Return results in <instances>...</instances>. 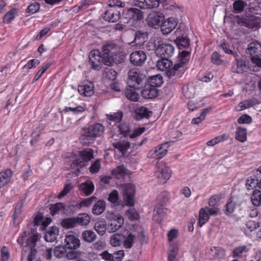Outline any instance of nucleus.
<instances>
[{"instance_id": "38", "label": "nucleus", "mask_w": 261, "mask_h": 261, "mask_svg": "<svg viewBox=\"0 0 261 261\" xmlns=\"http://www.w3.org/2000/svg\"><path fill=\"white\" fill-rule=\"evenodd\" d=\"M135 236L133 232H129L126 236H124L123 246L125 248L130 249L136 242Z\"/></svg>"}, {"instance_id": "36", "label": "nucleus", "mask_w": 261, "mask_h": 261, "mask_svg": "<svg viewBox=\"0 0 261 261\" xmlns=\"http://www.w3.org/2000/svg\"><path fill=\"white\" fill-rule=\"evenodd\" d=\"M106 208V202L103 200H99L94 204L92 208L93 214L99 215L102 214Z\"/></svg>"}, {"instance_id": "7", "label": "nucleus", "mask_w": 261, "mask_h": 261, "mask_svg": "<svg viewBox=\"0 0 261 261\" xmlns=\"http://www.w3.org/2000/svg\"><path fill=\"white\" fill-rule=\"evenodd\" d=\"M80 156L74 160L71 165L72 168L82 167L85 165V162L90 161L94 158L93 150L91 149L87 148L80 151Z\"/></svg>"}, {"instance_id": "54", "label": "nucleus", "mask_w": 261, "mask_h": 261, "mask_svg": "<svg viewBox=\"0 0 261 261\" xmlns=\"http://www.w3.org/2000/svg\"><path fill=\"white\" fill-rule=\"evenodd\" d=\"M107 118L110 121L114 122L115 123L120 122L123 117V113L121 111L112 115H107Z\"/></svg>"}, {"instance_id": "19", "label": "nucleus", "mask_w": 261, "mask_h": 261, "mask_svg": "<svg viewBox=\"0 0 261 261\" xmlns=\"http://www.w3.org/2000/svg\"><path fill=\"white\" fill-rule=\"evenodd\" d=\"M168 150V145L167 143L160 144L154 150L149 151L148 156L152 159H162L167 154Z\"/></svg>"}, {"instance_id": "11", "label": "nucleus", "mask_w": 261, "mask_h": 261, "mask_svg": "<svg viewBox=\"0 0 261 261\" xmlns=\"http://www.w3.org/2000/svg\"><path fill=\"white\" fill-rule=\"evenodd\" d=\"M174 47L170 43H160L155 48L157 56L164 58L172 56L174 52Z\"/></svg>"}, {"instance_id": "10", "label": "nucleus", "mask_w": 261, "mask_h": 261, "mask_svg": "<svg viewBox=\"0 0 261 261\" xmlns=\"http://www.w3.org/2000/svg\"><path fill=\"white\" fill-rule=\"evenodd\" d=\"M234 57L235 60L232 62L231 67L232 72L241 74L247 71L249 68L248 62L243 58L239 57L238 55V56Z\"/></svg>"}, {"instance_id": "56", "label": "nucleus", "mask_w": 261, "mask_h": 261, "mask_svg": "<svg viewBox=\"0 0 261 261\" xmlns=\"http://www.w3.org/2000/svg\"><path fill=\"white\" fill-rule=\"evenodd\" d=\"M82 255V252L79 251H76L74 250H71L68 251V252H66L65 256L69 260H73L75 259L76 261L77 259H81L82 257H81Z\"/></svg>"}, {"instance_id": "62", "label": "nucleus", "mask_w": 261, "mask_h": 261, "mask_svg": "<svg viewBox=\"0 0 261 261\" xmlns=\"http://www.w3.org/2000/svg\"><path fill=\"white\" fill-rule=\"evenodd\" d=\"M40 5L39 3L34 2L31 4L27 9V12L30 14H34L37 12L40 9Z\"/></svg>"}, {"instance_id": "43", "label": "nucleus", "mask_w": 261, "mask_h": 261, "mask_svg": "<svg viewBox=\"0 0 261 261\" xmlns=\"http://www.w3.org/2000/svg\"><path fill=\"white\" fill-rule=\"evenodd\" d=\"M65 209L64 204L60 202L51 205L49 208L50 214L52 215L59 213H64Z\"/></svg>"}, {"instance_id": "41", "label": "nucleus", "mask_w": 261, "mask_h": 261, "mask_svg": "<svg viewBox=\"0 0 261 261\" xmlns=\"http://www.w3.org/2000/svg\"><path fill=\"white\" fill-rule=\"evenodd\" d=\"M210 219V217L205 207L201 208L199 212L198 225L200 227L202 226Z\"/></svg>"}, {"instance_id": "21", "label": "nucleus", "mask_w": 261, "mask_h": 261, "mask_svg": "<svg viewBox=\"0 0 261 261\" xmlns=\"http://www.w3.org/2000/svg\"><path fill=\"white\" fill-rule=\"evenodd\" d=\"M177 22L173 18H169L163 22L161 25V31L164 35L170 33L176 27Z\"/></svg>"}, {"instance_id": "35", "label": "nucleus", "mask_w": 261, "mask_h": 261, "mask_svg": "<svg viewBox=\"0 0 261 261\" xmlns=\"http://www.w3.org/2000/svg\"><path fill=\"white\" fill-rule=\"evenodd\" d=\"M164 206L165 205L156 204L154 210V214L153 216L155 220L160 221L162 220L165 213Z\"/></svg>"}, {"instance_id": "51", "label": "nucleus", "mask_w": 261, "mask_h": 261, "mask_svg": "<svg viewBox=\"0 0 261 261\" xmlns=\"http://www.w3.org/2000/svg\"><path fill=\"white\" fill-rule=\"evenodd\" d=\"M61 224L64 228L66 229L72 228L76 226L75 218L65 219L61 221Z\"/></svg>"}, {"instance_id": "16", "label": "nucleus", "mask_w": 261, "mask_h": 261, "mask_svg": "<svg viewBox=\"0 0 261 261\" xmlns=\"http://www.w3.org/2000/svg\"><path fill=\"white\" fill-rule=\"evenodd\" d=\"M64 243L65 246L69 249H77L81 245L80 239L73 232H69L66 234Z\"/></svg>"}, {"instance_id": "60", "label": "nucleus", "mask_w": 261, "mask_h": 261, "mask_svg": "<svg viewBox=\"0 0 261 261\" xmlns=\"http://www.w3.org/2000/svg\"><path fill=\"white\" fill-rule=\"evenodd\" d=\"M248 249L246 246H241L235 248L232 252L233 257L241 256L244 252H247Z\"/></svg>"}, {"instance_id": "3", "label": "nucleus", "mask_w": 261, "mask_h": 261, "mask_svg": "<svg viewBox=\"0 0 261 261\" xmlns=\"http://www.w3.org/2000/svg\"><path fill=\"white\" fill-rule=\"evenodd\" d=\"M236 21L240 27H245L253 30H256L261 27L260 14L237 16L236 18Z\"/></svg>"}, {"instance_id": "9", "label": "nucleus", "mask_w": 261, "mask_h": 261, "mask_svg": "<svg viewBox=\"0 0 261 261\" xmlns=\"http://www.w3.org/2000/svg\"><path fill=\"white\" fill-rule=\"evenodd\" d=\"M89 58L91 68L94 70H100L103 64H105L103 56H101L99 50H92L89 54Z\"/></svg>"}, {"instance_id": "13", "label": "nucleus", "mask_w": 261, "mask_h": 261, "mask_svg": "<svg viewBox=\"0 0 261 261\" xmlns=\"http://www.w3.org/2000/svg\"><path fill=\"white\" fill-rule=\"evenodd\" d=\"M156 66L159 70L165 71L166 74L168 78H178L176 75H172L170 76L168 74V72L172 71V69L174 68V65L173 66L172 62L170 60H168V58H162V59L156 62Z\"/></svg>"}, {"instance_id": "25", "label": "nucleus", "mask_w": 261, "mask_h": 261, "mask_svg": "<svg viewBox=\"0 0 261 261\" xmlns=\"http://www.w3.org/2000/svg\"><path fill=\"white\" fill-rule=\"evenodd\" d=\"M87 130L91 136H93L95 138L102 135L105 130V127L100 123H95L90 126Z\"/></svg>"}, {"instance_id": "34", "label": "nucleus", "mask_w": 261, "mask_h": 261, "mask_svg": "<svg viewBox=\"0 0 261 261\" xmlns=\"http://www.w3.org/2000/svg\"><path fill=\"white\" fill-rule=\"evenodd\" d=\"M124 235L121 233H115L111 237L110 244L114 247H118L123 244Z\"/></svg>"}, {"instance_id": "20", "label": "nucleus", "mask_w": 261, "mask_h": 261, "mask_svg": "<svg viewBox=\"0 0 261 261\" xmlns=\"http://www.w3.org/2000/svg\"><path fill=\"white\" fill-rule=\"evenodd\" d=\"M39 239V235L37 233H34L27 240L26 246L29 247L31 250L30 253L28 256V261H32L34 259L37 252L35 247Z\"/></svg>"}, {"instance_id": "1", "label": "nucleus", "mask_w": 261, "mask_h": 261, "mask_svg": "<svg viewBox=\"0 0 261 261\" xmlns=\"http://www.w3.org/2000/svg\"><path fill=\"white\" fill-rule=\"evenodd\" d=\"M119 189L121 190L123 200L125 204L123 203L119 199L118 192L117 190H113L109 194L108 201L113 206H121L123 207L125 205L133 206L134 204L135 187L132 184L121 185Z\"/></svg>"}, {"instance_id": "57", "label": "nucleus", "mask_w": 261, "mask_h": 261, "mask_svg": "<svg viewBox=\"0 0 261 261\" xmlns=\"http://www.w3.org/2000/svg\"><path fill=\"white\" fill-rule=\"evenodd\" d=\"M125 94L127 99L132 101H136L139 98V94L131 89H126L125 91Z\"/></svg>"}, {"instance_id": "59", "label": "nucleus", "mask_w": 261, "mask_h": 261, "mask_svg": "<svg viewBox=\"0 0 261 261\" xmlns=\"http://www.w3.org/2000/svg\"><path fill=\"white\" fill-rule=\"evenodd\" d=\"M108 4L109 8L115 9V8L124 7L125 3L120 0H109Z\"/></svg>"}, {"instance_id": "53", "label": "nucleus", "mask_w": 261, "mask_h": 261, "mask_svg": "<svg viewBox=\"0 0 261 261\" xmlns=\"http://www.w3.org/2000/svg\"><path fill=\"white\" fill-rule=\"evenodd\" d=\"M169 200V194L167 192L164 191L161 192L158 196L156 199V204L161 205H165Z\"/></svg>"}, {"instance_id": "63", "label": "nucleus", "mask_w": 261, "mask_h": 261, "mask_svg": "<svg viewBox=\"0 0 261 261\" xmlns=\"http://www.w3.org/2000/svg\"><path fill=\"white\" fill-rule=\"evenodd\" d=\"M133 233L135 234V239L136 242L139 241L141 243H143L145 241V235L144 234L145 232L142 229L136 231H133Z\"/></svg>"}, {"instance_id": "2", "label": "nucleus", "mask_w": 261, "mask_h": 261, "mask_svg": "<svg viewBox=\"0 0 261 261\" xmlns=\"http://www.w3.org/2000/svg\"><path fill=\"white\" fill-rule=\"evenodd\" d=\"M102 54L105 65L112 66L114 64H120L124 61V55L118 45L110 43L103 45Z\"/></svg>"}, {"instance_id": "5", "label": "nucleus", "mask_w": 261, "mask_h": 261, "mask_svg": "<svg viewBox=\"0 0 261 261\" xmlns=\"http://www.w3.org/2000/svg\"><path fill=\"white\" fill-rule=\"evenodd\" d=\"M154 174L160 183L164 184L171 177V170L163 162H158L155 167Z\"/></svg>"}, {"instance_id": "24", "label": "nucleus", "mask_w": 261, "mask_h": 261, "mask_svg": "<svg viewBox=\"0 0 261 261\" xmlns=\"http://www.w3.org/2000/svg\"><path fill=\"white\" fill-rule=\"evenodd\" d=\"M151 112L149 111L145 107L136 108L133 113L134 118L137 120H141L143 118H148L151 114Z\"/></svg>"}, {"instance_id": "52", "label": "nucleus", "mask_w": 261, "mask_h": 261, "mask_svg": "<svg viewBox=\"0 0 261 261\" xmlns=\"http://www.w3.org/2000/svg\"><path fill=\"white\" fill-rule=\"evenodd\" d=\"M251 199L254 205H260L261 204V192L258 190H254L251 195Z\"/></svg>"}, {"instance_id": "46", "label": "nucleus", "mask_w": 261, "mask_h": 261, "mask_svg": "<svg viewBox=\"0 0 261 261\" xmlns=\"http://www.w3.org/2000/svg\"><path fill=\"white\" fill-rule=\"evenodd\" d=\"M182 92L187 98H192L195 94V88L192 85H187L182 86Z\"/></svg>"}, {"instance_id": "44", "label": "nucleus", "mask_w": 261, "mask_h": 261, "mask_svg": "<svg viewBox=\"0 0 261 261\" xmlns=\"http://www.w3.org/2000/svg\"><path fill=\"white\" fill-rule=\"evenodd\" d=\"M147 36V34L146 33L140 31H137L135 34L134 42L137 45H141L145 42Z\"/></svg>"}, {"instance_id": "49", "label": "nucleus", "mask_w": 261, "mask_h": 261, "mask_svg": "<svg viewBox=\"0 0 261 261\" xmlns=\"http://www.w3.org/2000/svg\"><path fill=\"white\" fill-rule=\"evenodd\" d=\"M229 136L226 134H223L217 136L207 142L206 144L208 146H213L218 143L228 139Z\"/></svg>"}, {"instance_id": "39", "label": "nucleus", "mask_w": 261, "mask_h": 261, "mask_svg": "<svg viewBox=\"0 0 261 261\" xmlns=\"http://www.w3.org/2000/svg\"><path fill=\"white\" fill-rule=\"evenodd\" d=\"M127 173V170L123 165H120L112 171V174L116 178L120 179L123 177Z\"/></svg>"}, {"instance_id": "40", "label": "nucleus", "mask_w": 261, "mask_h": 261, "mask_svg": "<svg viewBox=\"0 0 261 261\" xmlns=\"http://www.w3.org/2000/svg\"><path fill=\"white\" fill-rule=\"evenodd\" d=\"M148 82V84L156 88L157 87L161 86L163 84V77L160 74L153 75L149 77Z\"/></svg>"}, {"instance_id": "28", "label": "nucleus", "mask_w": 261, "mask_h": 261, "mask_svg": "<svg viewBox=\"0 0 261 261\" xmlns=\"http://www.w3.org/2000/svg\"><path fill=\"white\" fill-rule=\"evenodd\" d=\"M94 85L93 83L83 84L78 87L79 93L85 96H91L93 94Z\"/></svg>"}, {"instance_id": "47", "label": "nucleus", "mask_w": 261, "mask_h": 261, "mask_svg": "<svg viewBox=\"0 0 261 261\" xmlns=\"http://www.w3.org/2000/svg\"><path fill=\"white\" fill-rule=\"evenodd\" d=\"M94 138L91 136L90 134L88 133L86 130L80 138L81 143L84 145H89L94 142Z\"/></svg>"}, {"instance_id": "48", "label": "nucleus", "mask_w": 261, "mask_h": 261, "mask_svg": "<svg viewBox=\"0 0 261 261\" xmlns=\"http://www.w3.org/2000/svg\"><path fill=\"white\" fill-rule=\"evenodd\" d=\"M247 6V4L243 1L238 0L233 4V12L236 13H240L242 12L245 7Z\"/></svg>"}, {"instance_id": "31", "label": "nucleus", "mask_w": 261, "mask_h": 261, "mask_svg": "<svg viewBox=\"0 0 261 261\" xmlns=\"http://www.w3.org/2000/svg\"><path fill=\"white\" fill-rule=\"evenodd\" d=\"M59 229L57 227H51L45 233L44 239L46 242H54L56 241L59 234Z\"/></svg>"}, {"instance_id": "8", "label": "nucleus", "mask_w": 261, "mask_h": 261, "mask_svg": "<svg viewBox=\"0 0 261 261\" xmlns=\"http://www.w3.org/2000/svg\"><path fill=\"white\" fill-rule=\"evenodd\" d=\"M247 50L252 61L261 67V44L257 42H251L248 45Z\"/></svg>"}, {"instance_id": "14", "label": "nucleus", "mask_w": 261, "mask_h": 261, "mask_svg": "<svg viewBox=\"0 0 261 261\" xmlns=\"http://www.w3.org/2000/svg\"><path fill=\"white\" fill-rule=\"evenodd\" d=\"M164 18V14L160 12L152 11L146 18L147 24L152 28H157L160 26L161 22Z\"/></svg>"}, {"instance_id": "42", "label": "nucleus", "mask_w": 261, "mask_h": 261, "mask_svg": "<svg viewBox=\"0 0 261 261\" xmlns=\"http://www.w3.org/2000/svg\"><path fill=\"white\" fill-rule=\"evenodd\" d=\"M75 219L76 225L79 224L82 226H86L90 222L91 218L88 214L83 213L80 214Z\"/></svg>"}, {"instance_id": "18", "label": "nucleus", "mask_w": 261, "mask_h": 261, "mask_svg": "<svg viewBox=\"0 0 261 261\" xmlns=\"http://www.w3.org/2000/svg\"><path fill=\"white\" fill-rule=\"evenodd\" d=\"M206 254L212 259L222 258L225 257V250L220 246H211L206 249Z\"/></svg>"}, {"instance_id": "37", "label": "nucleus", "mask_w": 261, "mask_h": 261, "mask_svg": "<svg viewBox=\"0 0 261 261\" xmlns=\"http://www.w3.org/2000/svg\"><path fill=\"white\" fill-rule=\"evenodd\" d=\"M235 138L241 142H244L247 140V129L242 127H238L236 132Z\"/></svg>"}, {"instance_id": "58", "label": "nucleus", "mask_w": 261, "mask_h": 261, "mask_svg": "<svg viewBox=\"0 0 261 261\" xmlns=\"http://www.w3.org/2000/svg\"><path fill=\"white\" fill-rule=\"evenodd\" d=\"M211 61L213 64L217 65L224 64V61L221 59L220 55L217 51L214 52L211 55Z\"/></svg>"}, {"instance_id": "6", "label": "nucleus", "mask_w": 261, "mask_h": 261, "mask_svg": "<svg viewBox=\"0 0 261 261\" xmlns=\"http://www.w3.org/2000/svg\"><path fill=\"white\" fill-rule=\"evenodd\" d=\"M145 79V75L135 69L130 70L128 72L127 84L132 88L139 89Z\"/></svg>"}, {"instance_id": "23", "label": "nucleus", "mask_w": 261, "mask_h": 261, "mask_svg": "<svg viewBox=\"0 0 261 261\" xmlns=\"http://www.w3.org/2000/svg\"><path fill=\"white\" fill-rule=\"evenodd\" d=\"M158 90L149 84L146 85L141 91L142 97L145 99H152L158 94Z\"/></svg>"}, {"instance_id": "17", "label": "nucleus", "mask_w": 261, "mask_h": 261, "mask_svg": "<svg viewBox=\"0 0 261 261\" xmlns=\"http://www.w3.org/2000/svg\"><path fill=\"white\" fill-rule=\"evenodd\" d=\"M146 60V55L142 50H137L132 53L129 56L130 63L134 66L142 65Z\"/></svg>"}, {"instance_id": "32", "label": "nucleus", "mask_w": 261, "mask_h": 261, "mask_svg": "<svg viewBox=\"0 0 261 261\" xmlns=\"http://www.w3.org/2000/svg\"><path fill=\"white\" fill-rule=\"evenodd\" d=\"M82 238L85 242L92 243L96 240L97 236L92 230H86L82 232Z\"/></svg>"}, {"instance_id": "12", "label": "nucleus", "mask_w": 261, "mask_h": 261, "mask_svg": "<svg viewBox=\"0 0 261 261\" xmlns=\"http://www.w3.org/2000/svg\"><path fill=\"white\" fill-rule=\"evenodd\" d=\"M110 219V222L108 225V230L110 232H114L120 228L124 224V219L122 216L119 214H110L107 216Z\"/></svg>"}, {"instance_id": "4", "label": "nucleus", "mask_w": 261, "mask_h": 261, "mask_svg": "<svg viewBox=\"0 0 261 261\" xmlns=\"http://www.w3.org/2000/svg\"><path fill=\"white\" fill-rule=\"evenodd\" d=\"M190 52L183 50L178 55L177 63L174 64V68L172 71L168 72L169 75H176L177 77H180L186 70V64L190 59Z\"/></svg>"}, {"instance_id": "26", "label": "nucleus", "mask_w": 261, "mask_h": 261, "mask_svg": "<svg viewBox=\"0 0 261 261\" xmlns=\"http://www.w3.org/2000/svg\"><path fill=\"white\" fill-rule=\"evenodd\" d=\"M126 18L133 20H140L143 18V13L140 9L133 8L129 9L126 13Z\"/></svg>"}, {"instance_id": "29", "label": "nucleus", "mask_w": 261, "mask_h": 261, "mask_svg": "<svg viewBox=\"0 0 261 261\" xmlns=\"http://www.w3.org/2000/svg\"><path fill=\"white\" fill-rule=\"evenodd\" d=\"M259 103V101L255 99L245 100L239 103L236 107V110L237 111H241L252 107Z\"/></svg>"}, {"instance_id": "30", "label": "nucleus", "mask_w": 261, "mask_h": 261, "mask_svg": "<svg viewBox=\"0 0 261 261\" xmlns=\"http://www.w3.org/2000/svg\"><path fill=\"white\" fill-rule=\"evenodd\" d=\"M130 143L125 140L119 141L113 143V146L117 149L122 155H124L130 147Z\"/></svg>"}, {"instance_id": "55", "label": "nucleus", "mask_w": 261, "mask_h": 261, "mask_svg": "<svg viewBox=\"0 0 261 261\" xmlns=\"http://www.w3.org/2000/svg\"><path fill=\"white\" fill-rule=\"evenodd\" d=\"M66 247L65 246H57L54 250V254L57 258H62L66 255Z\"/></svg>"}, {"instance_id": "50", "label": "nucleus", "mask_w": 261, "mask_h": 261, "mask_svg": "<svg viewBox=\"0 0 261 261\" xmlns=\"http://www.w3.org/2000/svg\"><path fill=\"white\" fill-rule=\"evenodd\" d=\"M175 42L179 49L188 47L190 43L189 39L186 36L177 37Z\"/></svg>"}, {"instance_id": "64", "label": "nucleus", "mask_w": 261, "mask_h": 261, "mask_svg": "<svg viewBox=\"0 0 261 261\" xmlns=\"http://www.w3.org/2000/svg\"><path fill=\"white\" fill-rule=\"evenodd\" d=\"M101 168V165L100 160L97 159L95 161L91 164V166L89 168L90 172L93 174L97 173Z\"/></svg>"}, {"instance_id": "22", "label": "nucleus", "mask_w": 261, "mask_h": 261, "mask_svg": "<svg viewBox=\"0 0 261 261\" xmlns=\"http://www.w3.org/2000/svg\"><path fill=\"white\" fill-rule=\"evenodd\" d=\"M120 16V12L112 8L109 9L103 14V19L108 22H114L117 21Z\"/></svg>"}, {"instance_id": "15", "label": "nucleus", "mask_w": 261, "mask_h": 261, "mask_svg": "<svg viewBox=\"0 0 261 261\" xmlns=\"http://www.w3.org/2000/svg\"><path fill=\"white\" fill-rule=\"evenodd\" d=\"M166 0H134V5L142 9H152L158 8L160 3Z\"/></svg>"}, {"instance_id": "45", "label": "nucleus", "mask_w": 261, "mask_h": 261, "mask_svg": "<svg viewBox=\"0 0 261 261\" xmlns=\"http://www.w3.org/2000/svg\"><path fill=\"white\" fill-rule=\"evenodd\" d=\"M94 228L100 236H102L106 232L107 224L104 221H98L95 223Z\"/></svg>"}, {"instance_id": "33", "label": "nucleus", "mask_w": 261, "mask_h": 261, "mask_svg": "<svg viewBox=\"0 0 261 261\" xmlns=\"http://www.w3.org/2000/svg\"><path fill=\"white\" fill-rule=\"evenodd\" d=\"M80 189L86 195H89L94 191V186L92 181L88 180L80 185Z\"/></svg>"}, {"instance_id": "61", "label": "nucleus", "mask_w": 261, "mask_h": 261, "mask_svg": "<svg viewBox=\"0 0 261 261\" xmlns=\"http://www.w3.org/2000/svg\"><path fill=\"white\" fill-rule=\"evenodd\" d=\"M85 111L84 107L79 106L75 107H66L63 110V112L67 113L69 111H72L75 114L82 113Z\"/></svg>"}, {"instance_id": "27", "label": "nucleus", "mask_w": 261, "mask_h": 261, "mask_svg": "<svg viewBox=\"0 0 261 261\" xmlns=\"http://www.w3.org/2000/svg\"><path fill=\"white\" fill-rule=\"evenodd\" d=\"M13 174V171L10 169L0 172V189L8 184Z\"/></svg>"}]
</instances>
